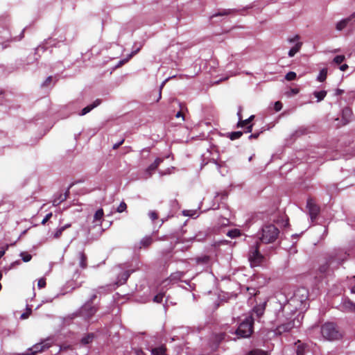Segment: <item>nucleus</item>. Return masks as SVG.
Here are the masks:
<instances>
[{
  "instance_id": "f257e3e1",
  "label": "nucleus",
  "mask_w": 355,
  "mask_h": 355,
  "mask_svg": "<svg viewBox=\"0 0 355 355\" xmlns=\"http://www.w3.org/2000/svg\"><path fill=\"white\" fill-rule=\"evenodd\" d=\"M348 254L340 250L332 253L329 259L319 268V271L322 274L329 273L330 270L337 268L347 258Z\"/></svg>"
},
{
  "instance_id": "f03ea898",
  "label": "nucleus",
  "mask_w": 355,
  "mask_h": 355,
  "mask_svg": "<svg viewBox=\"0 0 355 355\" xmlns=\"http://www.w3.org/2000/svg\"><path fill=\"white\" fill-rule=\"evenodd\" d=\"M254 320L255 318L252 315H248L239 323L234 332L238 338L250 337L254 331Z\"/></svg>"
},
{
  "instance_id": "7ed1b4c3",
  "label": "nucleus",
  "mask_w": 355,
  "mask_h": 355,
  "mask_svg": "<svg viewBox=\"0 0 355 355\" xmlns=\"http://www.w3.org/2000/svg\"><path fill=\"white\" fill-rule=\"evenodd\" d=\"M321 334L327 340H335L342 338L343 334L333 322H326L321 327Z\"/></svg>"
},
{
  "instance_id": "20e7f679",
  "label": "nucleus",
  "mask_w": 355,
  "mask_h": 355,
  "mask_svg": "<svg viewBox=\"0 0 355 355\" xmlns=\"http://www.w3.org/2000/svg\"><path fill=\"white\" fill-rule=\"evenodd\" d=\"M279 233L274 225H266L261 229L260 239L264 243H272L277 239Z\"/></svg>"
},
{
  "instance_id": "39448f33",
  "label": "nucleus",
  "mask_w": 355,
  "mask_h": 355,
  "mask_svg": "<svg viewBox=\"0 0 355 355\" xmlns=\"http://www.w3.org/2000/svg\"><path fill=\"white\" fill-rule=\"evenodd\" d=\"M264 260V257L259 252V245L258 242L250 249L248 254V261L252 267L260 266Z\"/></svg>"
},
{
  "instance_id": "423d86ee",
  "label": "nucleus",
  "mask_w": 355,
  "mask_h": 355,
  "mask_svg": "<svg viewBox=\"0 0 355 355\" xmlns=\"http://www.w3.org/2000/svg\"><path fill=\"white\" fill-rule=\"evenodd\" d=\"M103 214V210L102 209H99L96 211L94 216L93 223H95L93 226V230H94V232L92 233V238L94 239L98 238L104 231L101 226V220Z\"/></svg>"
},
{
  "instance_id": "0eeeda50",
  "label": "nucleus",
  "mask_w": 355,
  "mask_h": 355,
  "mask_svg": "<svg viewBox=\"0 0 355 355\" xmlns=\"http://www.w3.org/2000/svg\"><path fill=\"white\" fill-rule=\"evenodd\" d=\"M50 347L51 344L49 343H37L34 345L32 347H30L28 349L27 352L18 354L17 355H36L40 352H42L46 349H49Z\"/></svg>"
},
{
  "instance_id": "6e6552de",
  "label": "nucleus",
  "mask_w": 355,
  "mask_h": 355,
  "mask_svg": "<svg viewBox=\"0 0 355 355\" xmlns=\"http://www.w3.org/2000/svg\"><path fill=\"white\" fill-rule=\"evenodd\" d=\"M297 327L295 324V322L294 320L289 319L287 322L281 323L279 324L275 332L276 334L281 335L283 333L288 332L291 331L293 328Z\"/></svg>"
},
{
  "instance_id": "1a4fd4ad",
  "label": "nucleus",
  "mask_w": 355,
  "mask_h": 355,
  "mask_svg": "<svg viewBox=\"0 0 355 355\" xmlns=\"http://www.w3.org/2000/svg\"><path fill=\"white\" fill-rule=\"evenodd\" d=\"M296 355H313V352L311 346L308 344L302 343L300 340L295 343Z\"/></svg>"
},
{
  "instance_id": "9d476101",
  "label": "nucleus",
  "mask_w": 355,
  "mask_h": 355,
  "mask_svg": "<svg viewBox=\"0 0 355 355\" xmlns=\"http://www.w3.org/2000/svg\"><path fill=\"white\" fill-rule=\"evenodd\" d=\"M308 299V291L304 288H298L294 293L293 299L291 300V302L298 301L301 304L305 302Z\"/></svg>"
},
{
  "instance_id": "9b49d317",
  "label": "nucleus",
  "mask_w": 355,
  "mask_h": 355,
  "mask_svg": "<svg viewBox=\"0 0 355 355\" xmlns=\"http://www.w3.org/2000/svg\"><path fill=\"white\" fill-rule=\"evenodd\" d=\"M306 207L309 209L311 220L313 222L317 218L320 212V208L311 199L307 200Z\"/></svg>"
},
{
  "instance_id": "f8f14e48",
  "label": "nucleus",
  "mask_w": 355,
  "mask_h": 355,
  "mask_svg": "<svg viewBox=\"0 0 355 355\" xmlns=\"http://www.w3.org/2000/svg\"><path fill=\"white\" fill-rule=\"evenodd\" d=\"M163 160V158H157L155 162L146 169L144 172V178L146 179L150 178Z\"/></svg>"
},
{
  "instance_id": "ddd939ff",
  "label": "nucleus",
  "mask_w": 355,
  "mask_h": 355,
  "mask_svg": "<svg viewBox=\"0 0 355 355\" xmlns=\"http://www.w3.org/2000/svg\"><path fill=\"white\" fill-rule=\"evenodd\" d=\"M241 107H239V112L237 113L238 114V116H239V122H238V127H243L245 125H248L247 127V132H250L252 130V125H248L250 123V122L251 121V120L254 118V116L252 115L251 116H250L248 119H245V120H242V116H241Z\"/></svg>"
},
{
  "instance_id": "4468645a",
  "label": "nucleus",
  "mask_w": 355,
  "mask_h": 355,
  "mask_svg": "<svg viewBox=\"0 0 355 355\" xmlns=\"http://www.w3.org/2000/svg\"><path fill=\"white\" fill-rule=\"evenodd\" d=\"M266 302L254 306L249 315H252L256 319H259L265 311Z\"/></svg>"
},
{
  "instance_id": "2eb2a0df",
  "label": "nucleus",
  "mask_w": 355,
  "mask_h": 355,
  "mask_svg": "<svg viewBox=\"0 0 355 355\" xmlns=\"http://www.w3.org/2000/svg\"><path fill=\"white\" fill-rule=\"evenodd\" d=\"M72 184H71L67 191L63 193H60L58 196L55 197L53 200V205L56 207L58 206L61 202L65 201L69 194V189L71 187Z\"/></svg>"
},
{
  "instance_id": "dca6fc26",
  "label": "nucleus",
  "mask_w": 355,
  "mask_h": 355,
  "mask_svg": "<svg viewBox=\"0 0 355 355\" xmlns=\"http://www.w3.org/2000/svg\"><path fill=\"white\" fill-rule=\"evenodd\" d=\"M352 111L349 107H345L343 110L342 117L344 121V123H347L352 119Z\"/></svg>"
},
{
  "instance_id": "f3484780",
  "label": "nucleus",
  "mask_w": 355,
  "mask_h": 355,
  "mask_svg": "<svg viewBox=\"0 0 355 355\" xmlns=\"http://www.w3.org/2000/svg\"><path fill=\"white\" fill-rule=\"evenodd\" d=\"M78 259L79 261V265L82 268H86L87 263V255L83 252H80L78 254Z\"/></svg>"
},
{
  "instance_id": "a211bd4d",
  "label": "nucleus",
  "mask_w": 355,
  "mask_h": 355,
  "mask_svg": "<svg viewBox=\"0 0 355 355\" xmlns=\"http://www.w3.org/2000/svg\"><path fill=\"white\" fill-rule=\"evenodd\" d=\"M302 46V42H297L288 51V56L290 58L293 57L297 52L300 51Z\"/></svg>"
},
{
  "instance_id": "6ab92c4d",
  "label": "nucleus",
  "mask_w": 355,
  "mask_h": 355,
  "mask_svg": "<svg viewBox=\"0 0 355 355\" xmlns=\"http://www.w3.org/2000/svg\"><path fill=\"white\" fill-rule=\"evenodd\" d=\"M131 272H132V271H130V270H126V271L123 272L120 275V277L118 281V284H119L121 285L125 284V282L127 281V279H128V277H130Z\"/></svg>"
},
{
  "instance_id": "aec40b11",
  "label": "nucleus",
  "mask_w": 355,
  "mask_h": 355,
  "mask_svg": "<svg viewBox=\"0 0 355 355\" xmlns=\"http://www.w3.org/2000/svg\"><path fill=\"white\" fill-rule=\"evenodd\" d=\"M343 306L345 309L352 311H355V303L351 301L349 299L345 300L343 302Z\"/></svg>"
},
{
  "instance_id": "412c9836",
  "label": "nucleus",
  "mask_w": 355,
  "mask_h": 355,
  "mask_svg": "<svg viewBox=\"0 0 355 355\" xmlns=\"http://www.w3.org/2000/svg\"><path fill=\"white\" fill-rule=\"evenodd\" d=\"M349 24L348 21L345 18L336 24V28L338 31H342Z\"/></svg>"
},
{
  "instance_id": "4be33fe9",
  "label": "nucleus",
  "mask_w": 355,
  "mask_h": 355,
  "mask_svg": "<svg viewBox=\"0 0 355 355\" xmlns=\"http://www.w3.org/2000/svg\"><path fill=\"white\" fill-rule=\"evenodd\" d=\"M232 10H230V9H228V10H226V9L220 10L218 12L212 15L211 16V18L212 19V18L218 17V16L227 15H230V13H232Z\"/></svg>"
},
{
  "instance_id": "5701e85b",
  "label": "nucleus",
  "mask_w": 355,
  "mask_h": 355,
  "mask_svg": "<svg viewBox=\"0 0 355 355\" xmlns=\"http://www.w3.org/2000/svg\"><path fill=\"white\" fill-rule=\"evenodd\" d=\"M152 355H166V349L164 347L154 348L152 349Z\"/></svg>"
},
{
  "instance_id": "b1692460",
  "label": "nucleus",
  "mask_w": 355,
  "mask_h": 355,
  "mask_svg": "<svg viewBox=\"0 0 355 355\" xmlns=\"http://www.w3.org/2000/svg\"><path fill=\"white\" fill-rule=\"evenodd\" d=\"M313 95L318 99V102L322 101L327 95V92L324 90L320 92H314Z\"/></svg>"
},
{
  "instance_id": "393cba45",
  "label": "nucleus",
  "mask_w": 355,
  "mask_h": 355,
  "mask_svg": "<svg viewBox=\"0 0 355 355\" xmlns=\"http://www.w3.org/2000/svg\"><path fill=\"white\" fill-rule=\"evenodd\" d=\"M153 238L151 236H146L141 241V245L144 247H148L153 243Z\"/></svg>"
},
{
  "instance_id": "a878e982",
  "label": "nucleus",
  "mask_w": 355,
  "mask_h": 355,
  "mask_svg": "<svg viewBox=\"0 0 355 355\" xmlns=\"http://www.w3.org/2000/svg\"><path fill=\"white\" fill-rule=\"evenodd\" d=\"M327 75V69H322L320 71L319 75L318 76L317 80L320 82H323Z\"/></svg>"
},
{
  "instance_id": "bb28decb",
  "label": "nucleus",
  "mask_w": 355,
  "mask_h": 355,
  "mask_svg": "<svg viewBox=\"0 0 355 355\" xmlns=\"http://www.w3.org/2000/svg\"><path fill=\"white\" fill-rule=\"evenodd\" d=\"M184 275V272L178 271L171 274L170 277L171 280H180Z\"/></svg>"
},
{
  "instance_id": "cd10ccee",
  "label": "nucleus",
  "mask_w": 355,
  "mask_h": 355,
  "mask_svg": "<svg viewBox=\"0 0 355 355\" xmlns=\"http://www.w3.org/2000/svg\"><path fill=\"white\" fill-rule=\"evenodd\" d=\"M240 231L237 229L232 230L227 232V235L231 238H236L240 236Z\"/></svg>"
},
{
  "instance_id": "c85d7f7f",
  "label": "nucleus",
  "mask_w": 355,
  "mask_h": 355,
  "mask_svg": "<svg viewBox=\"0 0 355 355\" xmlns=\"http://www.w3.org/2000/svg\"><path fill=\"white\" fill-rule=\"evenodd\" d=\"M68 227H70V225H67L65 226L61 227L60 228L58 229L56 232L54 234V237L55 239H58L62 235L63 231Z\"/></svg>"
},
{
  "instance_id": "c756f323",
  "label": "nucleus",
  "mask_w": 355,
  "mask_h": 355,
  "mask_svg": "<svg viewBox=\"0 0 355 355\" xmlns=\"http://www.w3.org/2000/svg\"><path fill=\"white\" fill-rule=\"evenodd\" d=\"M20 257H21V259L24 262H28L31 260L32 256L31 254H28V252H23L20 254Z\"/></svg>"
},
{
  "instance_id": "7c9ffc66",
  "label": "nucleus",
  "mask_w": 355,
  "mask_h": 355,
  "mask_svg": "<svg viewBox=\"0 0 355 355\" xmlns=\"http://www.w3.org/2000/svg\"><path fill=\"white\" fill-rule=\"evenodd\" d=\"M164 296V293L163 292H159L157 293L153 298V302L156 303H160L162 302L163 297Z\"/></svg>"
},
{
  "instance_id": "2f4dec72",
  "label": "nucleus",
  "mask_w": 355,
  "mask_h": 355,
  "mask_svg": "<svg viewBox=\"0 0 355 355\" xmlns=\"http://www.w3.org/2000/svg\"><path fill=\"white\" fill-rule=\"evenodd\" d=\"M242 135H243V132L241 131L233 132L230 135V139L231 140H235V139L240 138Z\"/></svg>"
},
{
  "instance_id": "473e14b6",
  "label": "nucleus",
  "mask_w": 355,
  "mask_h": 355,
  "mask_svg": "<svg viewBox=\"0 0 355 355\" xmlns=\"http://www.w3.org/2000/svg\"><path fill=\"white\" fill-rule=\"evenodd\" d=\"M300 36L298 35H295L293 37H288L287 39V41L290 44H293L295 45L297 42H300Z\"/></svg>"
},
{
  "instance_id": "72a5a7b5",
  "label": "nucleus",
  "mask_w": 355,
  "mask_h": 355,
  "mask_svg": "<svg viewBox=\"0 0 355 355\" xmlns=\"http://www.w3.org/2000/svg\"><path fill=\"white\" fill-rule=\"evenodd\" d=\"M297 74L295 72L290 71L285 76L286 80L291 81L293 80L296 78Z\"/></svg>"
},
{
  "instance_id": "f704fd0d",
  "label": "nucleus",
  "mask_w": 355,
  "mask_h": 355,
  "mask_svg": "<svg viewBox=\"0 0 355 355\" xmlns=\"http://www.w3.org/2000/svg\"><path fill=\"white\" fill-rule=\"evenodd\" d=\"M299 93V89L297 88H291L289 91L286 92V95L288 97H291L293 96L296 95Z\"/></svg>"
},
{
  "instance_id": "c9c22d12",
  "label": "nucleus",
  "mask_w": 355,
  "mask_h": 355,
  "mask_svg": "<svg viewBox=\"0 0 355 355\" xmlns=\"http://www.w3.org/2000/svg\"><path fill=\"white\" fill-rule=\"evenodd\" d=\"M306 128H304V127H300L295 132V135L296 137H298V136H300V135H304L306 133Z\"/></svg>"
},
{
  "instance_id": "e433bc0d",
  "label": "nucleus",
  "mask_w": 355,
  "mask_h": 355,
  "mask_svg": "<svg viewBox=\"0 0 355 355\" xmlns=\"http://www.w3.org/2000/svg\"><path fill=\"white\" fill-rule=\"evenodd\" d=\"M345 59V57L344 55H337L334 58V62L336 63V64H340L342 63Z\"/></svg>"
},
{
  "instance_id": "4c0bfd02",
  "label": "nucleus",
  "mask_w": 355,
  "mask_h": 355,
  "mask_svg": "<svg viewBox=\"0 0 355 355\" xmlns=\"http://www.w3.org/2000/svg\"><path fill=\"white\" fill-rule=\"evenodd\" d=\"M126 208H127L126 204L124 202H122L120 203V205L117 207L116 211L119 213H121V212L124 211L126 209Z\"/></svg>"
},
{
  "instance_id": "58836bf2",
  "label": "nucleus",
  "mask_w": 355,
  "mask_h": 355,
  "mask_svg": "<svg viewBox=\"0 0 355 355\" xmlns=\"http://www.w3.org/2000/svg\"><path fill=\"white\" fill-rule=\"evenodd\" d=\"M46 282L45 278H41L38 280L37 286L39 288H43L46 286Z\"/></svg>"
},
{
  "instance_id": "ea45409f",
  "label": "nucleus",
  "mask_w": 355,
  "mask_h": 355,
  "mask_svg": "<svg viewBox=\"0 0 355 355\" xmlns=\"http://www.w3.org/2000/svg\"><path fill=\"white\" fill-rule=\"evenodd\" d=\"M101 103V99H96L94 102H93L92 103H90V110H92V109L96 107Z\"/></svg>"
},
{
  "instance_id": "a19ab883",
  "label": "nucleus",
  "mask_w": 355,
  "mask_h": 355,
  "mask_svg": "<svg viewBox=\"0 0 355 355\" xmlns=\"http://www.w3.org/2000/svg\"><path fill=\"white\" fill-rule=\"evenodd\" d=\"M148 216L153 221H154L158 218L157 214L155 211H149Z\"/></svg>"
},
{
  "instance_id": "79ce46f5",
  "label": "nucleus",
  "mask_w": 355,
  "mask_h": 355,
  "mask_svg": "<svg viewBox=\"0 0 355 355\" xmlns=\"http://www.w3.org/2000/svg\"><path fill=\"white\" fill-rule=\"evenodd\" d=\"M282 108V103L280 101H277L275 103L274 109L275 111H280Z\"/></svg>"
},
{
  "instance_id": "37998d69",
  "label": "nucleus",
  "mask_w": 355,
  "mask_h": 355,
  "mask_svg": "<svg viewBox=\"0 0 355 355\" xmlns=\"http://www.w3.org/2000/svg\"><path fill=\"white\" fill-rule=\"evenodd\" d=\"M349 24H352L355 22V12H353L350 16L346 18Z\"/></svg>"
},
{
  "instance_id": "c03bdc74",
  "label": "nucleus",
  "mask_w": 355,
  "mask_h": 355,
  "mask_svg": "<svg viewBox=\"0 0 355 355\" xmlns=\"http://www.w3.org/2000/svg\"><path fill=\"white\" fill-rule=\"evenodd\" d=\"M52 78H53L52 76H49L45 80V81L43 83L42 86L43 87H48L51 84V83L52 81Z\"/></svg>"
},
{
  "instance_id": "a18cd8bd",
  "label": "nucleus",
  "mask_w": 355,
  "mask_h": 355,
  "mask_svg": "<svg viewBox=\"0 0 355 355\" xmlns=\"http://www.w3.org/2000/svg\"><path fill=\"white\" fill-rule=\"evenodd\" d=\"M52 216H53V214L51 212L46 214V216L44 217V218L42 220V224L45 225L46 223V222L52 217Z\"/></svg>"
},
{
  "instance_id": "49530a36",
  "label": "nucleus",
  "mask_w": 355,
  "mask_h": 355,
  "mask_svg": "<svg viewBox=\"0 0 355 355\" xmlns=\"http://www.w3.org/2000/svg\"><path fill=\"white\" fill-rule=\"evenodd\" d=\"M167 80H168V79H166L160 85L157 101H159L162 98V89L164 87V86Z\"/></svg>"
},
{
  "instance_id": "de8ad7c7",
  "label": "nucleus",
  "mask_w": 355,
  "mask_h": 355,
  "mask_svg": "<svg viewBox=\"0 0 355 355\" xmlns=\"http://www.w3.org/2000/svg\"><path fill=\"white\" fill-rule=\"evenodd\" d=\"M183 214L187 216H193L194 213H193V211L191 210H184L183 211Z\"/></svg>"
},
{
  "instance_id": "09e8293b",
  "label": "nucleus",
  "mask_w": 355,
  "mask_h": 355,
  "mask_svg": "<svg viewBox=\"0 0 355 355\" xmlns=\"http://www.w3.org/2000/svg\"><path fill=\"white\" fill-rule=\"evenodd\" d=\"M88 112H89V105H87L85 107H84L82 110L81 112L79 113V115L83 116V115H85V114H87Z\"/></svg>"
},
{
  "instance_id": "8fccbe9b",
  "label": "nucleus",
  "mask_w": 355,
  "mask_h": 355,
  "mask_svg": "<svg viewBox=\"0 0 355 355\" xmlns=\"http://www.w3.org/2000/svg\"><path fill=\"white\" fill-rule=\"evenodd\" d=\"M252 355H266V353L263 351H253L252 352Z\"/></svg>"
},
{
  "instance_id": "3c124183",
  "label": "nucleus",
  "mask_w": 355,
  "mask_h": 355,
  "mask_svg": "<svg viewBox=\"0 0 355 355\" xmlns=\"http://www.w3.org/2000/svg\"><path fill=\"white\" fill-rule=\"evenodd\" d=\"M31 313V310L29 309V312L24 313L21 314V319H26L29 316Z\"/></svg>"
},
{
  "instance_id": "603ef678",
  "label": "nucleus",
  "mask_w": 355,
  "mask_h": 355,
  "mask_svg": "<svg viewBox=\"0 0 355 355\" xmlns=\"http://www.w3.org/2000/svg\"><path fill=\"white\" fill-rule=\"evenodd\" d=\"M123 141H124V139H122V140H121V141H119V143H116V144H114V146H113V148H114V149H117V148H118L121 145H122V144H123Z\"/></svg>"
},
{
  "instance_id": "864d4df0",
  "label": "nucleus",
  "mask_w": 355,
  "mask_h": 355,
  "mask_svg": "<svg viewBox=\"0 0 355 355\" xmlns=\"http://www.w3.org/2000/svg\"><path fill=\"white\" fill-rule=\"evenodd\" d=\"M82 343L84 344H88L89 343V335L85 336L82 339Z\"/></svg>"
},
{
  "instance_id": "5fc2aeb1",
  "label": "nucleus",
  "mask_w": 355,
  "mask_h": 355,
  "mask_svg": "<svg viewBox=\"0 0 355 355\" xmlns=\"http://www.w3.org/2000/svg\"><path fill=\"white\" fill-rule=\"evenodd\" d=\"M343 93H344V90L340 89H337L335 92V95L339 96V95L343 94Z\"/></svg>"
},
{
  "instance_id": "6e6d98bb",
  "label": "nucleus",
  "mask_w": 355,
  "mask_h": 355,
  "mask_svg": "<svg viewBox=\"0 0 355 355\" xmlns=\"http://www.w3.org/2000/svg\"><path fill=\"white\" fill-rule=\"evenodd\" d=\"M194 239H196V241H202L204 239V236L202 235H196L195 237H194Z\"/></svg>"
},
{
  "instance_id": "4d7b16f0",
  "label": "nucleus",
  "mask_w": 355,
  "mask_h": 355,
  "mask_svg": "<svg viewBox=\"0 0 355 355\" xmlns=\"http://www.w3.org/2000/svg\"><path fill=\"white\" fill-rule=\"evenodd\" d=\"M348 69V65H347V64H343V65H341V66L340 67V69L341 71H345V70H346V69Z\"/></svg>"
},
{
  "instance_id": "13d9d810",
  "label": "nucleus",
  "mask_w": 355,
  "mask_h": 355,
  "mask_svg": "<svg viewBox=\"0 0 355 355\" xmlns=\"http://www.w3.org/2000/svg\"><path fill=\"white\" fill-rule=\"evenodd\" d=\"M175 116H176L177 118L182 117V121H184V116H183V115H182V112H178L175 114Z\"/></svg>"
},
{
  "instance_id": "bf43d9fd",
  "label": "nucleus",
  "mask_w": 355,
  "mask_h": 355,
  "mask_svg": "<svg viewBox=\"0 0 355 355\" xmlns=\"http://www.w3.org/2000/svg\"><path fill=\"white\" fill-rule=\"evenodd\" d=\"M259 136V133L257 134H252L249 136V139H252V138H257Z\"/></svg>"
},
{
  "instance_id": "052dcab7",
  "label": "nucleus",
  "mask_w": 355,
  "mask_h": 355,
  "mask_svg": "<svg viewBox=\"0 0 355 355\" xmlns=\"http://www.w3.org/2000/svg\"><path fill=\"white\" fill-rule=\"evenodd\" d=\"M6 253V250H0V259H1L2 257H3V255L5 254Z\"/></svg>"
},
{
  "instance_id": "680f3d73",
  "label": "nucleus",
  "mask_w": 355,
  "mask_h": 355,
  "mask_svg": "<svg viewBox=\"0 0 355 355\" xmlns=\"http://www.w3.org/2000/svg\"><path fill=\"white\" fill-rule=\"evenodd\" d=\"M140 49V47H139L136 51H133L130 55V58H131L133 55L136 54Z\"/></svg>"
},
{
  "instance_id": "e2e57ef3",
  "label": "nucleus",
  "mask_w": 355,
  "mask_h": 355,
  "mask_svg": "<svg viewBox=\"0 0 355 355\" xmlns=\"http://www.w3.org/2000/svg\"><path fill=\"white\" fill-rule=\"evenodd\" d=\"M96 310L95 309H93V308L90 307V310H89L90 315H91L92 314H93L94 312H96Z\"/></svg>"
},
{
  "instance_id": "0e129e2a",
  "label": "nucleus",
  "mask_w": 355,
  "mask_h": 355,
  "mask_svg": "<svg viewBox=\"0 0 355 355\" xmlns=\"http://www.w3.org/2000/svg\"><path fill=\"white\" fill-rule=\"evenodd\" d=\"M128 61V60H121L118 64V66L119 65H122L125 62H126Z\"/></svg>"
},
{
  "instance_id": "69168bd1",
  "label": "nucleus",
  "mask_w": 355,
  "mask_h": 355,
  "mask_svg": "<svg viewBox=\"0 0 355 355\" xmlns=\"http://www.w3.org/2000/svg\"><path fill=\"white\" fill-rule=\"evenodd\" d=\"M87 309V306L86 304L82 308V309L80 310V313L82 314V315H84L82 313L84 310H86Z\"/></svg>"
},
{
  "instance_id": "338daca9",
  "label": "nucleus",
  "mask_w": 355,
  "mask_h": 355,
  "mask_svg": "<svg viewBox=\"0 0 355 355\" xmlns=\"http://www.w3.org/2000/svg\"><path fill=\"white\" fill-rule=\"evenodd\" d=\"M351 292H352V293H355V285L352 287Z\"/></svg>"
},
{
  "instance_id": "774afa93",
  "label": "nucleus",
  "mask_w": 355,
  "mask_h": 355,
  "mask_svg": "<svg viewBox=\"0 0 355 355\" xmlns=\"http://www.w3.org/2000/svg\"><path fill=\"white\" fill-rule=\"evenodd\" d=\"M286 308H288V305H285L283 308V311H284V310L286 309Z\"/></svg>"
}]
</instances>
